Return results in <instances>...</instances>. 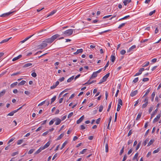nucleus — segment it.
<instances>
[{
  "instance_id": "1",
  "label": "nucleus",
  "mask_w": 161,
  "mask_h": 161,
  "mask_svg": "<svg viewBox=\"0 0 161 161\" xmlns=\"http://www.w3.org/2000/svg\"><path fill=\"white\" fill-rule=\"evenodd\" d=\"M60 36V35L58 34L54 35L53 36L51 37L45 39L44 41V42L48 43H51L55 39L58 38Z\"/></svg>"
},
{
  "instance_id": "2",
  "label": "nucleus",
  "mask_w": 161,
  "mask_h": 161,
  "mask_svg": "<svg viewBox=\"0 0 161 161\" xmlns=\"http://www.w3.org/2000/svg\"><path fill=\"white\" fill-rule=\"evenodd\" d=\"M73 33V30L69 29L64 31L63 34L64 35V36H69L71 35Z\"/></svg>"
},
{
  "instance_id": "3",
  "label": "nucleus",
  "mask_w": 161,
  "mask_h": 161,
  "mask_svg": "<svg viewBox=\"0 0 161 161\" xmlns=\"http://www.w3.org/2000/svg\"><path fill=\"white\" fill-rule=\"evenodd\" d=\"M16 11H14L12 12H9L7 13H4L1 15H0V16L2 17L3 18H5V17H7L9 15L11 14H12L14 12H15Z\"/></svg>"
},
{
  "instance_id": "4",
  "label": "nucleus",
  "mask_w": 161,
  "mask_h": 161,
  "mask_svg": "<svg viewBox=\"0 0 161 161\" xmlns=\"http://www.w3.org/2000/svg\"><path fill=\"white\" fill-rule=\"evenodd\" d=\"M55 121H56L55 123V125H59L61 122V120L58 118H54Z\"/></svg>"
},
{
  "instance_id": "5",
  "label": "nucleus",
  "mask_w": 161,
  "mask_h": 161,
  "mask_svg": "<svg viewBox=\"0 0 161 161\" xmlns=\"http://www.w3.org/2000/svg\"><path fill=\"white\" fill-rule=\"evenodd\" d=\"M47 42H43L39 45V47L40 48H43L47 46Z\"/></svg>"
},
{
  "instance_id": "6",
  "label": "nucleus",
  "mask_w": 161,
  "mask_h": 161,
  "mask_svg": "<svg viewBox=\"0 0 161 161\" xmlns=\"http://www.w3.org/2000/svg\"><path fill=\"white\" fill-rule=\"evenodd\" d=\"M160 117H161V115L160 114H158V115L155 118H154V120H153V123H155L157 122L158 121V120L159 119Z\"/></svg>"
},
{
  "instance_id": "7",
  "label": "nucleus",
  "mask_w": 161,
  "mask_h": 161,
  "mask_svg": "<svg viewBox=\"0 0 161 161\" xmlns=\"http://www.w3.org/2000/svg\"><path fill=\"white\" fill-rule=\"evenodd\" d=\"M144 70L143 68H141L139 70V72L136 73L134 76H136L139 75L142 73V72Z\"/></svg>"
},
{
  "instance_id": "8",
  "label": "nucleus",
  "mask_w": 161,
  "mask_h": 161,
  "mask_svg": "<svg viewBox=\"0 0 161 161\" xmlns=\"http://www.w3.org/2000/svg\"><path fill=\"white\" fill-rule=\"evenodd\" d=\"M136 48V46L135 45H133L130 47L128 50L127 51V52L129 53L133 51V49H135Z\"/></svg>"
},
{
  "instance_id": "9",
  "label": "nucleus",
  "mask_w": 161,
  "mask_h": 161,
  "mask_svg": "<svg viewBox=\"0 0 161 161\" xmlns=\"http://www.w3.org/2000/svg\"><path fill=\"white\" fill-rule=\"evenodd\" d=\"M109 74H110V73H108L107 74H106L105 76H104L103 77V78H102L103 81H105L107 79L109 76Z\"/></svg>"
},
{
  "instance_id": "10",
  "label": "nucleus",
  "mask_w": 161,
  "mask_h": 161,
  "mask_svg": "<svg viewBox=\"0 0 161 161\" xmlns=\"http://www.w3.org/2000/svg\"><path fill=\"white\" fill-rule=\"evenodd\" d=\"M84 115H82L79 119H78L77 122L76 123L77 124H79L80 123H81L82 120L84 119Z\"/></svg>"
},
{
  "instance_id": "11",
  "label": "nucleus",
  "mask_w": 161,
  "mask_h": 161,
  "mask_svg": "<svg viewBox=\"0 0 161 161\" xmlns=\"http://www.w3.org/2000/svg\"><path fill=\"white\" fill-rule=\"evenodd\" d=\"M97 74L98 73L96 72V71L94 72L90 78V79H94L97 76Z\"/></svg>"
},
{
  "instance_id": "12",
  "label": "nucleus",
  "mask_w": 161,
  "mask_h": 161,
  "mask_svg": "<svg viewBox=\"0 0 161 161\" xmlns=\"http://www.w3.org/2000/svg\"><path fill=\"white\" fill-rule=\"evenodd\" d=\"M50 145V143L49 142H47L43 146H42L41 147L43 149H44L47 147H48Z\"/></svg>"
},
{
  "instance_id": "13",
  "label": "nucleus",
  "mask_w": 161,
  "mask_h": 161,
  "mask_svg": "<svg viewBox=\"0 0 161 161\" xmlns=\"http://www.w3.org/2000/svg\"><path fill=\"white\" fill-rule=\"evenodd\" d=\"M83 52V50L82 49H78L76 52L74 53V55H76L79 54L80 53H82Z\"/></svg>"
},
{
  "instance_id": "14",
  "label": "nucleus",
  "mask_w": 161,
  "mask_h": 161,
  "mask_svg": "<svg viewBox=\"0 0 161 161\" xmlns=\"http://www.w3.org/2000/svg\"><path fill=\"white\" fill-rule=\"evenodd\" d=\"M33 35H32L29 37H28L26 38L24 40H22V41H21L20 42L21 43H24V42H25L28 39H29V38H30L31 37L33 36Z\"/></svg>"
},
{
  "instance_id": "15",
  "label": "nucleus",
  "mask_w": 161,
  "mask_h": 161,
  "mask_svg": "<svg viewBox=\"0 0 161 161\" xmlns=\"http://www.w3.org/2000/svg\"><path fill=\"white\" fill-rule=\"evenodd\" d=\"M137 90H135L133 92H132L130 93V95L131 97H134L137 94Z\"/></svg>"
},
{
  "instance_id": "16",
  "label": "nucleus",
  "mask_w": 161,
  "mask_h": 161,
  "mask_svg": "<svg viewBox=\"0 0 161 161\" xmlns=\"http://www.w3.org/2000/svg\"><path fill=\"white\" fill-rule=\"evenodd\" d=\"M158 110V108H156L151 115V119H152L155 115Z\"/></svg>"
},
{
  "instance_id": "17",
  "label": "nucleus",
  "mask_w": 161,
  "mask_h": 161,
  "mask_svg": "<svg viewBox=\"0 0 161 161\" xmlns=\"http://www.w3.org/2000/svg\"><path fill=\"white\" fill-rule=\"evenodd\" d=\"M32 65V64L31 63H28L27 64H25L23 66V67L24 68H27L29 67L30 66H31Z\"/></svg>"
},
{
  "instance_id": "18",
  "label": "nucleus",
  "mask_w": 161,
  "mask_h": 161,
  "mask_svg": "<svg viewBox=\"0 0 161 161\" xmlns=\"http://www.w3.org/2000/svg\"><path fill=\"white\" fill-rule=\"evenodd\" d=\"M131 2V0H124L123 3L124 4V5L125 6H126L127 5V4Z\"/></svg>"
},
{
  "instance_id": "19",
  "label": "nucleus",
  "mask_w": 161,
  "mask_h": 161,
  "mask_svg": "<svg viewBox=\"0 0 161 161\" xmlns=\"http://www.w3.org/2000/svg\"><path fill=\"white\" fill-rule=\"evenodd\" d=\"M96 81V80H93L92 81H90V79H89L86 82L84 85H90L92 84Z\"/></svg>"
},
{
  "instance_id": "20",
  "label": "nucleus",
  "mask_w": 161,
  "mask_h": 161,
  "mask_svg": "<svg viewBox=\"0 0 161 161\" xmlns=\"http://www.w3.org/2000/svg\"><path fill=\"white\" fill-rule=\"evenodd\" d=\"M21 57H22V55H19L18 56L13 58L12 59V61H14L15 60H16L18 59H19V58H21Z\"/></svg>"
},
{
  "instance_id": "21",
  "label": "nucleus",
  "mask_w": 161,
  "mask_h": 161,
  "mask_svg": "<svg viewBox=\"0 0 161 161\" xmlns=\"http://www.w3.org/2000/svg\"><path fill=\"white\" fill-rule=\"evenodd\" d=\"M43 149L41 147L34 153L35 154H37L39 153L43 150Z\"/></svg>"
},
{
  "instance_id": "22",
  "label": "nucleus",
  "mask_w": 161,
  "mask_h": 161,
  "mask_svg": "<svg viewBox=\"0 0 161 161\" xmlns=\"http://www.w3.org/2000/svg\"><path fill=\"white\" fill-rule=\"evenodd\" d=\"M6 92L5 90H3L2 91L0 92V97L3 96Z\"/></svg>"
},
{
  "instance_id": "23",
  "label": "nucleus",
  "mask_w": 161,
  "mask_h": 161,
  "mask_svg": "<svg viewBox=\"0 0 161 161\" xmlns=\"http://www.w3.org/2000/svg\"><path fill=\"white\" fill-rule=\"evenodd\" d=\"M64 133H61L57 138V139H56V141H58V140H59L60 139H61L63 136H64Z\"/></svg>"
},
{
  "instance_id": "24",
  "label": "nucleus",
  "mask_w": 161,
  "mask_h": 161,
  "mask_svg": "<svg viewBox=\"0 0 161 161\" xmlns=\"http://www.w3.org/2000/svg\"><path fill=\"white\" fill-rule=\"evenodd\" d=\"M11 37H10L9 38H8V39H4L3 40V41H2L1 42H0V43L1 44H2V43H5V42H8L9 40L11 39Z\"/></svg>"
},
{
  "instance_id": "25",
  "label": "nucleus",
  "mask_w": 161,
  "mask_h": 161,
  "mask_svg": "<svg viewBox=\"0 0 161 161\" xmlns=\"http://www.w3.org/2000/svg\"><path fill=\"white\" fill-rule=\"evenodd\" d=\"M108 142L106 143L105 144V152L106 153L108 152Z\"/></svg>"
},
{
  "instance_id": "26",
  "label": "nucleus",
  "mask_w": 161,
  "mask_h": 161,
  "mask_svg": "<svg viewBox=\"0 0 161 161\" xmlns=\"http://www.w3.org/2000/svg\"><path fill=\"white\" fill-rule=\"evenodd\" d=\"M154 142V139H151L150 140L149 142L148 143L147 146L148 147L150 146L151 144H152Z\"/></svg>"
},
{
  "instance_id": "27",
  "label": "nucleus",
  "mask_w": 161,
  "mask_h": 161,
  "mask_svg": "<svg viewBox=\"0 0 161 161\" xmlns=\"http://www.w3.org/2000/svg\"><path fill=\"white\" fill-rule=\"evenodd\" d=\"M56 12V10H53L50 13V14L47 16V17L49 16H52V15H53V14H54Z\"/></svg>"
},
{
  "instance_id": "28",
  "label": "nucleus",
  "mask_w": 161,
  "mask_h": 161,
  "mask_svg": "<svg viewBox=\"0 0 161 161\" xmlns=\"http://www.w3.org/2000/svg\"><path fill=\"white\" fill-rule=\"evenodd\" d=\"M149 64V62L147 61L142 64L143 67H146Z\"/></svg>"
},
{
  "instance_id": "29",
  "label": "nucleus",
  "mask_w": 161,
  "mask_h": 161,
  "mask_svg": "<svg viewBox=\"0 0 161 161\" xmlns=\"http://www.w3.org/2000/svg\"><path fill=\"white\" fill-rule=\"evenodd\" d=\"M74 78V76H72L71 77L69 78L67 80V81L68 82H70Z\"/></svg>"
},
{
  "instance_id": "30",
  "label": "nucleus",
  "mask_w": 161,
  "mask_h": 161,
  "mask_svg": "<svg viewBox=\"0 0 161 161\" xmlns=\"http://www.w3.org/2000/svg\"><path fill=\"white\" fill-rule=\"evenodd\" d=\"M148 100H149V98L148 97H146L145 98V99L143 101V102H144L145 103H148Z\"/></svg>"
},
{
  "instance_id": "31",
  "label": "nucleus",
  "mask_w": 161,
  "mask_h": 161,
  "mask_svg": "<svg viewBox=\"0 0 161 161\" xmlns=\"http://www.w3.org/2000/svg\"><path fill=\"white\" fill-rule=\"evenodd\" d=\"M155 92H153V93H152V94L151 95V97H152L151 101H153L154 98L155 96Z\"/></svg>"
},
{
  "instance_id": "32",
  "label": "nucleus",
  "mask_w": 161,
  "mask_h": 161,
  "mask_svg": "<svg viewBox=\"0 0 161 161\" xmlns=\"http://www.w3.org/2000/svg\"><path fill=\"white\" fill-rule=\"evenodd\" d=\"M115 57L114 55H112L111 56L110 60L112 62H114L115 61Z\"/></svg>"
},
{
  "instance_id": "33",
  "label": "nucleus",
  "mask_w": 161,
  "mask_h": 161,
  "mask_svg": "<svg viewBox=\"0 0 161 161\" xmlns=\"http://www.w3.org/2000/svg\"><path fill=\"white\" fill-rule=\"evenodd\" d=\"M67 141H65L62 144V147L60 149L62 150V149H63L65 146L67 144Z\"/></svg>"
},
{
  "instance_id": "34",
  "label": "nucleus",
  "mask_w": 161,
  "mask_h": 161,
  "mask_svg": "<svg viewBox=\"0 0 161 161\" xmlns=\"http://www.w3.org/2000/svg\"><path fill=\"white\" fill-rule=\"evenodd\" d=\"M118 104L119 105L122 106L123 105V102L121 99H119L118 100Z\"/></svg>"
},
{
  "instance_id": "35",
  "label": "nucleus",
  "mask_w": 161,
  "mask_h": 161,
  "mask_svg": "<svg viewBox=\"0 0 161 161\" xmlns=\"http://www.w3.org/2000/svg\"><path fill=\"white\" fill-rule=\"evenodd\" d=\"M130 17V16L129 15L125 16L124 17H123V18H122L119 19V21H120V20H123V19H127V18H129Z\"/></svg>"
},
{
  "instance_id": "36",
  "label": "nucleus",
  "mask_w": 161,
  "mask_h": 161,
  "mask_svg": "<svg viewBox=\"0 0 161 161\" xmlns=\"http://www.w3.org/2000/svg\"><path fill=\"white\" fill-rule=\"evenodd\" d=\"M26 83V81L25 80H22L18 84V85H24Z\"/></svg>"
},
{
  "instance_id": "37",
  "label": "nucleus",
  "mask_w": 161,
  "mask_h": 161,
  "mask_svg": "<svg viewBox=\"0 0 161 161\" xmlns=\"http://www.w3.org/2000/svg\"><path fill=\"white\" fill-rule=\"evenodd\" d=\"M126 24V23H123L121 24L119 26L118 28L119 29H121L122 27H123Z\"/></svg>"
},
{
  "instance_id": "38",
  "label": "nucleus",
  "mask_w": 161,
  "mask_h": 161,
  "mask_svg": "<svg viewBox=\"0 0 161 161\" xmlns=\"http://www.w3.org/2000/svg\"><path fill=\"white\" fill-rule=\"evenodd\" d=\"M124 148H125L124 146H123L122 147V149L120 150V152L119 153V154L120 155H121L123 153V152H124Z\"/></svg>"
},
{
  "instance_id": "39",
  "label": "nucleus",
  "mask_w": 161,
  "mask_h": 161,
  "mask_svg": "<svg viewBox=\"0 0 161 161\" xmlns=\"http://www.w3.org/2000/svg\"><path fill=\"white\" fill-rule=\"evenodd\" d=\"M23 142V139L19 140L17 141V144L18 145L21 144Z\"/></svg>"
},
{
  "instance_id": "40",
  "label": "nucleus",
  "mask_w": 161,
  "mask_h": 161,
  "mask_svg": "<svg viewBox=\"0 0 161 161\" xmlns=\"http://www.w3.org/2000/svg\"><path fill=\"white\" fill-rule=\"evenodd\" d=\"M141 115H142V113H139L137 115V117L136 118V120H138L139 119H140V118H141Z\"/></svg>"
},
{
  "instance_id": "41",
  "label": "nucleus",
  "mask_w": 161,
  "mask_h": 161,
  "mask_svg": "<svg viewBox=\"0 0 161 161\" xmlns=\"http://www.w3.org/2000/svg\"><path fill=\"white\" fill-rule=\"evenodd\" d=\"M35 150V149H30L28 152V154H31Z\"/></svg>"
},
{
  "instance_id": "42",
  "label": "nucleus",
  "mask_w": 161,
  "mask_h": 161,
  "mask_svg": "<svg viewBox=\"0 0 161 161\" xmlns=\"http://www.w3.org/2000/svg\"><path fill=\"white\" fill-rule=\"evenodd\" d=\"M87 150V149H84L82 150L81 151L80 153V154H84Z\"/></svg>"
},
{
  "instance_id": "43",
  "label": "nucleus",
  "mask_w": 161,
  "mask_h": 161,
  "mask_svg": "<svg viewBox=\"0 0 161 161\" xmlns=\"http://www.w3.org/2000/svg\"><path fill=\"white\" fill-rule=\"evenodd\" d=\"M149 141V139L148 138H147L145 140V141H144L143 144V145H144V146H145L146 144H147V143Z\"/></svg>"
},
{
  "instance_id": "44",
  "label": "nucleus",
  "mask_w": 161,
  "mask_h": 161,
  "mask_svg": "<svg viewBox=\"0 0 161 161\" xmlns=\"http://www.w3.org/2000/svg\"><path fill=\"white\" fill-rule=\"evenodd\" d=\"M17 84H18L17 82H15L13 83L12 84L10 85V86L11 87H14Z\"/></svg>"
},
{
  "instance_id": "45",
  "label": "nucleus",
  "mask_w": 161,
  "mask_h": 161,
  "mask_svg": "<svg viewBox=\"0 0 161 161\" xmlns=\"http://www.w3.org/2000/svg\"><path fill=\"white\" fill-rule=\"evenodd\" d=\"M141 145V142H139L138 143V144L136 147V151L139 148Z\"/></svg>"
},
{
  "instance_id": "46",
  "label": "nucleus",
  "mask_w": 161,
  "mask_h": 161,
  "mask_svg": "<svg viewBox=\"0 0 161 161\" xmlns=\"http://www.w3.org/2000/svg\"><path fill=\"white\" fill-rule=\"evenodd\" d=\"M55 121L54 118L52 119L49 122V125H53Z\"/></svg>"
},
{
  "instance_id": "47",
  "label": "nucleus",
  "mask_w": 161,
  "mask_h": 161,
  "mask_svg": "<svg viewBox=\"0 0 161 161\" xmlns=\"http://www.w3.org/2000/svg\"><path fill=\"white\" fill-rule=\"evenodd\" d=\"M20 73H21L19 71V72H17L16 73H13V74H12L11 75V76L15 75H17L19 74Z\"/></svg>"
},
{
  "instance_id": "48",
  "label": "nucleus",
  "mask_w": 161,
  "mask_h": 161,
  "mask_svg": "<svg viewBox=\"0 0 161 161\" xmlns=\"http://www.w3.org/2000/svg\"><path fill=\"white\" fill-rule=\"evenodd\" d=\"M141 101V100H140V99H138L136 102L135 104L134 105V106H137V104L138 103Z\"/></svg>"
},
{
  "instance_id": "49",
  "label": "nucleus",
  "mask_w": 161,
  "mask_h": 161,
  "mask_svg": "<svg viewBox=\"0 0 161 161\" xmlns=\"http://www.w3.org/2000/svg\"><path fill=\"white\" fill-rule=\"evenodd\" d=\"M148 103H145L142 105V108H144L146 107L147 106Z\"/></svg>"
},
{
  "instance_id": "50",
  "label": "nucleus",
  "mask_w": 161,
  "mask_h": 161,
  "mask_svg": "<svg viewBox=\"0 0 161 161\" xmlns=\"http://www.w3.org/2000/svg\"><path fill=\"white\" fill-rule=\"evenodd\" d=\"M103 109V106L102 105H100V107L99 108V112H101L102 111Z\"/></svg>"
},
{
  "instance_id": "51",
  "label": "nucleus",
  "mask_w": 161,
  "mask_h": 161,
  "mask_svg": "<svg viewBox=\"0 0 161 161\" xmlns=\"http://www.w3.org/2000/svg\"><path fill=\"white\" fill-rule=\"evenodd\" d=\"M156 12V10H154L153 11H152L150 12L149 14V16H151L154 13H155Z\"/></svg>"
},
{
  "instance_id": "52",
  "label": "nucleus",
  "mask_w": 161,
  "mask_h": 161,
  "mask_svg": "<svg viewBox=\"0 0 161 161\" xmlns=\"http://www.w3.org/2000/svg\"><path fill=\"white\" fill-rule=\"evenodd\" d=\"M109 64V61H108L107 62V64H106L105 66V67H104V71L105 70L106 68L107 67H108V66Z\"/></svg>"
},
{
  "instance_id": "53",
  "label": "nucleus",
  "mask_w": 161,
  "mask_h": 161,
  "mask_svg": "<svg viewBox=\"0 0 161 161\" xmlns=\"http://www.w3.org/2000/svg\"><path fill=\"white\" fill-rule=\"evenodd\" d=\"M126 53V51L124 50L121 51L120 53L121 55H124Z\"/></svg>"
},
{
  "instance_id": "54",
  "label": "nucleus",
  "mask_w": 161,
  "mask_h": 161,
  "mask_svg": "<svg viewBox=\"0 0 161 161\" xmlns=\"http://www.w3.org/2000/svg\"><path fill=\"white\" fill-rule=\"evenodd\" d=\"M138 77L135 78L133 81V82L135 83L138 81Z\"/></svg>"
},
{
  "instance_id": "55",
  "label": "nucleus",
  "mask_w": 161,
  "mask_h": 161,
  "mask_svg": "<svg viewBox=\"0 0 161 161\" xmlns=\"http://www.w3.org/2000/svg\"><path fill=\"white\" fill-rule=\"evenodd\" d=\"M56 98V96H54L51 99V103L55 101Z\"/></svg>"
},
{
  "instance_id": "56",
  "label": "nucleus",
  "mask_w": 161,
  "mask_h": 161,
  "mask_svg": "<svg viewBox=\"0 0 161 161\" xmlns=\"http://www.w3.org/2000/svg\"><path fill=\"white\" fill-rule=\"evenodd\" d=\"M111 104H112V102H111L109 103V105L108 108V109L107 110L108 112V111H109V110H110V109L111 107Z\"/></svg>"
},
{
  "instance_id": "57",
  "label": "nucleus",
  "mask_w": 161,
  "mask_h": 161,
  "mask_svg": "<svg viewBox=\"0 0 161 161\" xmlns=\"http://www.w3.org/2000/svg\"><path fill=\"white\" fill-rule=\"evenodd\" d=\"M149 78H144L142 79V81L144 82L147 81L149 80Z\"/></svg>"
},
{
  "instance_id": "58",
  "label": "nucleus",
  "mask_w": 161,
  "mask_h": 161,
  "mask_svg": "<svg viewBox=\"0 0 161 161\" xmlns=\"http://www.w3.org/2000/svg\"><path fill=\"white\" fill-rule=\"evenodd\" d=\"M49 132L47 130L46 132L43 133V134H42V136H46V135H47L48 133Z\"/></svg>"
},
{
  "instance_id": "59",
  "label": "nucleus",
  "mask_w": 161,
  "mask_h": 161,
  "mask_svg": "<svg viewBox=\"0 0 161 161\" xmlns=\"http://www.w3.org/2000/svg\"><path fill=\"white\" fill-rule=\"evenodd\" d=\"M138 153H136L133 158V159H135L136 158H137L138 156Z\"/></svg>"
},
{
  "instance_id": "60",
  "label": "nucleus",
  "mask_w": 161,
  "mask_h": 161,
  "mask_svg": "<svg viewBox=\"0 0 161 161\" xmlns=\"http://www.w3.org/2000/svg\"><path fill=\"white\" fill-rule=\"evenodd\" d=\"M31 75L32 77H35L37 75L36 73L35 72L32 73L31 74Z\"/></svg>"
},
{
  "instance_id": "61",
  "label": "nucleus",
  "mask_w": 161,
  "mask_h": 161,
  "mask_svg": "<svg viewBox=\"0 0 161 161\" xmlns=\"http://www.w3.org/2000/svg\"><path fill=\"white\" fill-rule=\"evenodd\" d=\"M45 101H46L45 100V101L42 102H41V103H40L38 105V106H42V105L44 104L45 103Z\"/></svg>"
},
{
  "instance_id": "62",
  "label": "nucleus",
  "mask_w": 161,
  "mask_h": 161,
  "mask_svg": "<svg viewBox=\"0 0 161 161\" xmlns=\"http://www.w3.org/2000/svg\"><path fill=\"white\" fill-rule=\"evenodd\" d=\"M73 115V112H71L68 115V118H70Z\"/></svg>"
},
{
  "instance_id": "63",
  "label": "nucleus",
  "mask_w": 161,
  "mask_h": 161,
  "mask_svg": "<svg viewBox=\"0 0 161 161\" xmlns=\"http://www.w3.org/2000/svg\"><path fill=\"white\" fill-rule=\"evenodd\" d=\"M159 151V149L158 148H157V149L154 150L153 152V154H154V153H157Z\"/></svg>"
},
{
  "instance_id": "64",
  "label": "nucleus",
  "mask_w": 161,
  "mask_h": 161,
  "mask_svg": "<svg viewBox=\"0 0 161 161\" xmlns=\"http://www.w3.org/2000/svg\"><path fill=\"white\" fill-rule=\"evenodd\" d=\"M121 107L120 105L118 104V106H117V111H119Z\"/></svg>"
}]
</instances>
